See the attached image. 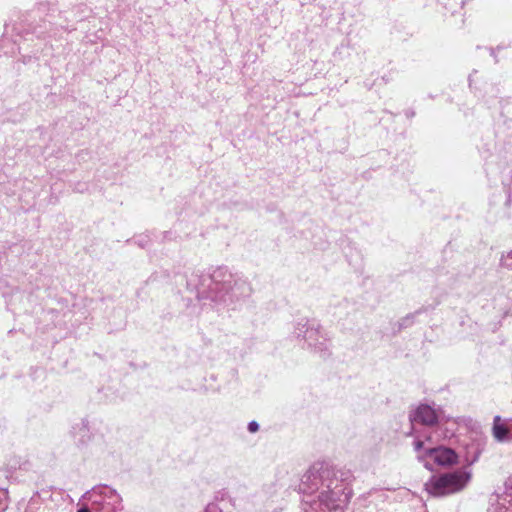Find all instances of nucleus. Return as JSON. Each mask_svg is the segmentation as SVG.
Masks as SVG:
<instances>
[{
    "label": "nucleus",
    "instance_id": "1",
    "mask_svg": "<svg viewBox=\"0 0 512 512\" xmlns=\"http://www.w3.org/2000/svg\"><path fill=\"white\" fill-rule=\"evenodd\" d=\"M352 478L349 469L324 462L312 465L299 484L303 512H343L352 495Z\"/></svg>",
    "mask_w": 512,
    "mask_h": 512
},
{
    "label": "nucleus",
    "instance_id": "2",
    "mask_svg": "<svg viewBox=\"0 0 512 512\" xmlns=\"http://www.w3.org/2000/svg\"><path fill=\"white\" fill-rule=\"evenodd\" d=\"M187 289L195 292L199 301L209 300L231 309L252 294L248 280L225 267H217L208 274L192 273L187 280Z\"/></svg>",
    "mask_w": 512,
    "mask_h": 512
},
{
    "label": "nucleus",
    "instance_id": "3",
    "mask_svg": "<svg viewBox=\"0 0 512 512\" xmlns=\"http://www.w3.org/2000/svg\"><path fill=\"white\" fill-rule=\"evenodd\" d=\"M83 504L77 512H122V496L112 487L97 485L82 495Z\"/></svg>",
    "mask_w": 512,
    "mask_h": 512
},
{
    "label": "nucleus",
    "instance_id": "4",
    "mask_svg": "<svg viewBox=\"0 0 512 512\" xmlns=\"http://www.w3.org/2000/svg\"><path fill=\"white\" fill-rule=\"evenodd\" d=\"M292 334L297 339H303L307 346L320 356L329 355L330 337L317 321L305 318L298 320L294 324Z\"/></svg>",
    "mask_w": 512,
    "mask_h": 512
},
{
    "label": "nucleus",
    "instance_id": "5",
    "mask_svg": "<svg viewBox=\"0 0 512 512\" xmlns=\"http://www.w3.org/2000/svg\"><path fill=\"white\" fill-rule=\"evenodd\" d=\"M472 473L468 468H459L451 472L433 476L426 483L427 492L436 497L457 493L464 489L471 480Z\"/></svg>",
    "mask_w": 512,
    "mask_h": 512
},
{
    "label": "nucleus",
    "instance_id": "6",
    "mask_svg": "<svg viewBox=\"0 0 512 512\" xmlns=\"http://www.w3.org/2000/svg\"><path fill=\"white\" fill-rule=\"evenodd\" d=\"M107 431L106 425L96 417H85L75 422L70 435L78 447H86L101 440Z\"/></svg>",
    "mask_w": 512,
    "mask_h": 512
},
{
    "label": "nucleus",
    "instance_id": "7",
    "mask_svg": "<svg viewBox=\"0 0 512 512\" xmlns=\"http://www.w3.org/2000/svg\"><path fill=\"white\" fill-rule=\"evenodd\" d=\"M414 449L418 452L419 459H432L438 465H450L457 460V455L451 448L425 446V441L420 439L414 441Z\"/></svg>",
    "mask_w": 512,
    "mask_h": 512
},
{
    "label": "nucleus",
    "instance_id": "8",
    "mask_svg": "<svg viewBox=\"0 0 512 512\" xmlns=\"http://www.w3.org/2000/svg\"><path fill=\"white\" fill-rule=\"evenodd\" d=\"M410 420L415 427L416 425H423L427 428V434L433 430L438 421L443 420V411L440 408L428 404H420L410 414Z\"/></svg>",
    "mask_w": 512,
    "mask_h": 512
},
{
    "label": "nucleus",
    "instance_id": "9",
    "mask_svg": "<svg viewBox=\"0 0 512 512\" xmlns=\"http://www.w3.org/2000/svg\"><path fill=\"white\" fill-rule=\"evenodd\" d=\"M456 430L457 421L443 414V420L436 423L433 430L425 436V441L433 444L441 440L451 439Z\"/></svg>",
    "mask_w": 512,
    "mask_h": 512
},
{
    "label": "nucleus",
    "instance_id": "10",
    "mask_svg": "<svg viewBox=\"0 0 512 512\" xmlns=\"http://www.w3.org/2000/svg\"><path fill=\"white\" fill-rule=\"evenodd\" d=\"M492 431L494 438L500 442L505 441L509 434L508 428L503 423H501L500 416L494 417Z\"/></svg>",
    "mask_w": 512,
    "mask_h": 512
},
{
    "label": "nucleus",
    "instance_id": "11",
    "mask_svg": "<svg viewBox=\"0 0 512 512\" xmlns=\"http://www.w3.org/2000/svg\"><path fill=\"white\" fill-rule=\"evenodd\" d=\"M29 27V24H27V27L22 25V20L20 17L17 20H14L12 23V30L20 37H24L25 35L29 34Z\"/></svg>",
    "mask_w": 512,
    "mask_h": 512
},
{
    "label": "nucleus",
    "instance_id": "12",
    "mask_svg": "<svg viewBox=\"0 0 512 512\" xmlns=\"http://www.w3.org/2000/svg\"><path fill=\"white\" fill-rule=\"evenodd\" d=\"M504 502H507L509 506L506 507L504 504H499L490 509L489 512H512V493L506 495Z\"/></svg>",
    "mask_w": 512,
    "mask_h": 512
},
{
    "label": "nucleus",
    "instance_id": "13",
    "mask_svg": "<svg viewBox=\"0 0 512 512\" xmlns=\"http://www.w3.org/2000/svg\"><path fill=\"white\" fill-rule=\"evenodd\" d=\"M8 493L5 489L0 488V512H4L7 508Z\"/></svg>",
    "mask_w": 512,
    "mask_h": 512
},
{
    "label": "nucleus",
    "instance_id": "14",
    "mask_svg": "<svg viewBox=\"0 0 512 512\" xmlns=\"http://www.w3.org/2000/svg\"><path fill=\"white\" fill-rule=\"evenodd\" d=\"M150 242V238L148 235H139L134 239V243L137 244L141 248H145L148 246Z\"/></svg>",
    "mask_w": 512,
    "mask_h": 512
},
{
    "label": "nucleus",
    "instance_id": "15",
    "mask_svg": "<svg viewBox=\"0 0 512 512\" xmlns=\"http://www.w3.org/2000/svg\"><path fill=\"white\" fill-rule=\"evenodd\" d=\"M501 263L504 267L512 270V251L502 256Z\"/></svg>",
    "mask_w": 512,
    "mask_h": 512
},
{
    "label": "nucleus",
    "instance_id": "16",
    "mask_svg": "<svg viewBox=\"0 0 512 512\" xmlns=\"http://www.w3.org/2000/svg\"><path fill=\"white\" fill-rule=\"evenodd\" d=\"M259 427V424L254 420L250 421L247 425V429L250 433H256L259 430Z\"/></svg>",
    "mask_w": 512,
    "mask_h": 512
},
{
    "label": "nucleus",
    "instance_id": "17",
    "mask_svg": "<svg viewBox=\"0 0 512 512\" xmlns=\"http://www.w3.org/2000/svg\"><path fill=\"white\" fill-rule=\"evenodd\" d=\"M37 497L40 498L42 501H45L46 499L51 498V493L49 490H42L41 492L37 493Z\"/></svg>",
    "mask_w": 512,
    "mask_h": 512
},
{
    "label": "nucleus",
    "instance_id": "18",
    "mask_svg": "<svg viewBox=\"0 0 512 512\" xmlns=\"http://www.w3.org/2000/svg\"><path fill=\"white\" fill-rule=\"evenodd\" d=\"M413 318H414V315H410V316H407L406 318H404L401 322V326L402 327H407L410 323H412L413 321Z\"/></svg>",
    "mask_w": 512,
    "mask_h": 512
},
{
    "label": "nucleus",
    "instance_id": "19",
    "mask_svg": "<svg viewBox=\"0 0 512 512\" xmlns=\"http://www.w3.org/2000/svg\"><path fill=\"white\" fill-rule=\"evenodd\" d=\"M502 323L501 321H499L498 323L494 324L492 327H491V331L492 332H495L497 331L500 327H501Z\"/></svg>",
    "mask_w": 512,
    "mask_h": 512
}]
</instances>
